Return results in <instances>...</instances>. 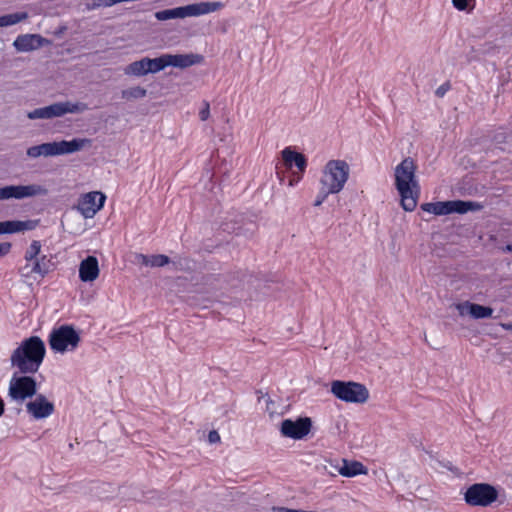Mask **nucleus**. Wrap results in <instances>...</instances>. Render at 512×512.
<instances>
[{
  "instance_id": "nucleus-15",
  "label": "nucleus",
  "mask_w": 512,
  "mask_h": 512,
  "mask_svg": "<svg viewBox=\"0 0 512 512\" xmlns=\"http://www.w3.org/2000/svg\"><path fill=\"white\" fill-rule=\"evenodd\" d=\"M51 143L52 156L65 155L78 152L91 144V140L87 138H74L70 141H54Z\"/></svg>"
},
{
  "instance_id": "nucleus-6",
  "label": "nucleus",
  "mask_w": 512,
  "mask_h": 512,
  "mask_svg": "<svg viewBox=\"0 0 512 512\" xmlns=\"http://www.w3.org/2000/svg\"><path fill=\"white\" fill-rule=\"evenodd\" d=\"M37 394L36 380L29 374L14 373L9 382L8 395L17 403H23Z\"/></svg>"
},
{
  "instance_id": "nucleus-27",
  "label": "nucleus",
  "mask_w": 512,
  "mask_h": 512,
  "mask_svg": "<svg viewBox=\"0 0 512 512\" xmlns=\"http://www.w3.org/2000/svg\"><path fill=\"white\" fill-rule=\"evenodd\" d=\"M26 154L31 158H38L40 156H52L51 143L48 142L36 146H31L27 149Z\"/></svg>"
},
{
  "instance_id": "nucleus-9",
  "label": "nucleus",
  "mask_w": 512,
  "mask_h": 512,
  "mask_svg": "<svg viewBox=\"0 0 512 512\" xmlns=\"http://www.w3.org/2000/svg\"><path fill=\"white\" fill-rule=\"evenodd\" d=\"M106 195L99 191H92L80 196L77 204L78 211L84 218H93L104 206Z\"/></svg>"
},
{
  "instance_id": "nucleus-16",
  "label": "nucleus",
  "mask_w": 512,
  "mask_h": 512,
  "mask_svg": "<svg viewBox=\"0 0 512 512\" xmlns=\"http://www.w3.org/2000/svg\"><path fill=\"white\" fill-rule=\"evenodd\" d=\"M87 104L82 102L72 103L70 101L57 102L46 106L47 119L61 117L67 113H81L87 110Z\"/></svg>"
},
{
  "instance_id": "nucleus-35",
  "label": "nucleus",
  "mask_w": 512,
  "mask_h": 512,
  "mask_svg": "<svg viewBox=\"0 0 512 512\" xmlns=\"http://www.w3.org/2000/svg\"><path fill=\"white\" fill-rule=\"evenodd\" d=\"M27 117L31 120L47 119L46 107H41L28 112Z\"/></svg>"
},
{
  "instance_id": "nucleus-45",
  "label": "nucleus",
  "mask_w": 512,
  "mask_h": 512,
  "mask_svg": "<svg viewBox=\"0 0 512 512\" xmlns=\"http://www.w3.org/2000/svg\"><path fill=\"white\" fill-rule=\"evenodd\" d=\"M4 401L0 398V417L3 415L4 413Z\"/></svg>"
},
{
  "instance_id": "nucleus-7",
  "label": "nucleus",
  "mask_w": 512,
  "mask_h": 512,
  "mask_svg": "<svg viewBox=\"0 0 512 512\" xmlns=\"http://www.w3.org/2000/svg\"><path fill=\"white\" fill-rule=\"evenodd\" d=\"M497 498V489L488 483H474L464 493V501L469 506L487 507Z\"/></svg>"
},
{
  "instance_id": "nucleus-37",
  "label": "nucleus",
  "mask_w": 512,
  "mask_h": 512,
  "mask_svg": "<svg viewBox=\"0 0 512 512\" xmlns=\"http://www.w3.org/2000/svg\"><path fill=\"white\" fill-rule=\"evenodd\" d=\"M329 194H333L332 192H328V188L321 185V189L315 199L314 206H320L327 198Z\"/></svg>"
},
{
  "instance_id": "nucleus-39",
  "label": "nucleus",
  "mask_w": 512,
  "mask_h": 512,
  "mask_svg": "<svg viewBox=\"0 0 512 512\" xmlns=\"http://www.w3.org/2000/svg\"><path fill=\"white\" fill-rule=\"evenodd\" d=\"M450 88H451L450 83L449 82H445V83H443L442 85H440L436 89L435 94H436L437 97L441 98V97H443L447 93V91L450 90Z\"/></svg>"
},
{
  "instance_id": "nucleus-4",
  "label": "nucleus",
  "mask_w": 512,
  "mask_h": 512,
  "mask_svg": "<svg viewBox=\"0 0 512 512\" xmlns=\"http://www.w3.org/2000/svg\"><path fill=\"white\" fill-rule=\"evenodd\" d=\"M330 391L337 399L347 403H365L369 398L365 385L354 381L334 380Z\"/></svg>"
},
{
  "instance_id": "nucleus-25",
  "label": "nucleus",
  "mask_w": 512,
  "mask_h": 512,
  "mask_svg": "<svg viewBox=\"0 0 512 512\" xmlns=\"http://www.w3.org/2000/svg\"><path fill=\"white\" fill-rule=\"evenodd\" d=\"M147 65V57L134 61L124 68V74L137 77L144 76L149 73Z\"/></svg>"
},
{
  "instance_id": "nucleus-43",
  "label": "nucleus",
  "mask_w": 512,
  "mask_h": 512,
  "mask_svg": "<svg viewBox=\"0 0 512 512\" xmlns=\"http://www.w3.org/2000/svg\"><path fill=\"white\" fill-rule=\"evenodd\" d=\"M502 251L512 253V243L507 244L505 247H503Z\"/></svg>"
},
{
  "instance_id": "nucleus-41",
  "label": "nucleus",
  "mask_w": 512,
  "mask_h": 512,
  "mask_svg": "<svg viewBox=\"0 0 512 512\" xmlns=\"http://www.w3.org/2000/svg\"><path fill=\"white\" fill-rule=\"evenodd\" d=\"M208 441L212 444L219 442L220 441L219 433L216 430L210 431L208 434Z\"/></svg>"
},
{
  "instance_id": "nucleus-28",
  "label": "nucleus",
  "mask_w": 512,
  "mask_h": 512,
  "mask_svg": "<svg viewBox=\"0 0 512 512\" xmlns=\"http://www.w3.org/2000/svg\"><path fill=\"white\" fill-rule=\"evenodd\" d=\"M420 207L423 211L432 213L434 215H448L447 201L423 203Z\"/></svg>"
},
{
  "instance_id": "nucleus-31",
  "label": "nucleus",
  "mask_w": 512,
  "mask_h": 512,
  "mask_svg": "<svg viewBox=\"0 0 512 512\" xmlns=\"http://www.w3.org/2000/svg\"><path fill=\"white\" fill-rule=\"evenodd\" d=\"M27 18V13H13L0 16V27H7L19 23Z\"/></svg>"
},
{
  "instance_id": "nucleus-30",
  "label": "nucleus",
  "mask_w": 512,
  "mask_h": 512,
  "mask_svg": "<svg viewBox=\"0 0 512 512\" xmlns=\"http://www.w3.org/2000/svg\"><path fill=\"white\" fill-rule=\"evenodd\" d=\"M147 95V90L140 86L131 87L125 90H122L121 96L123 99L131 100V99H141Z\"/></svg>"
},
{
  "instance_id": "nucleus-34",
  "label": "nucleus",
  "mask_w": 512,
  "mask_h": 512,
  "mask_svg": "<svg viewBox=\"0 0 512 512\" xmlns=\"http://www.w3.org/2000/svg\"><path fill=\"white\" fill-rule=\"evenodd\" d=\"M340 469L341 465H339L338 463H334L331 460H325V463L322 465V470L331 476H336L337 474H339L338 470Z\"/></svg>"
},
{
  "instance_id": "nucleus-17",
  "label": "nucleus",
  "mask_w": 512,
  "mask_h": 512,
  "mask_svg": "<svg viewBox=\"0 0 512 512\" xmlns=\"http://www.w3.org/2000/svg\"><path fill=\"white\" fill-rule=\"evenodd\" d=\"M416 165L412 158H405L395 168V186L418 183L415 178Z\"/></svg>"
},
{
  "instance_id": "nucleus-8",
  "label": "nucleus",
  "mask_w": 512,
  "mask_h": 512,
  "mask_svg": "<svg viewBox=\"0 0 512 512\" xmlns=\"http://www.w3.org/2000/svg\"><path fill=\"white\" fill-rule=\"evenodd\" d=\"M47 189L38 184L10 185L0 188V200L25 199L35 196H45Z\"/></svg>"
},
{
  "instance_id": "nucleus-42",
  "label": "nucleus",
  "mask_w": 512,
  "mask_h": 512,
  "mask_svg": "<svg viewBox=\"0 0 512 512\" xmlns=\"http://www.w3.org/2000/svg\"><path fill=\"white\" fill-rule=\"evenodd\" d=\"M136 258L137 260L145 265V266H150V259H151V256H147V255H144V254H137L136 255Z\"/></svg>"
},
{
  "instance_id": "nucleus-46",
  "label": "nucleus",
  "mask_w": 512,
  "mask_h": 512,
  "mask_svg": "<svg viewBox=\"0 0 512 512\" xmlns=\"http://www.w3.org/2000/svg\"><path fill=\"white\" fill-rule=\"evenodd\" d=\"M289 185L293 186L294 185V181L290 180Z\"/></svg>"
},
{
  "instance_id": "nucleus-38",
  "label": "nucleus",
  "mask_w": 512,
  "mask_h": 512,
  "mask_svg": "<svg viewBox=\"0 0 512 512\" xmlns=\"http://www.w3.org/2000/svg\"><path fill=\"white\" fill-rule=\"evenodd\" d=\"M210 116V105L204 101L203 108L199 112V117L202 121H206Z\"/></svg>"
},
{
  "instance_id": "nucleus-33",
  "label": "nucleus",
  "mask_w": 512,
  "mask_h": 512,
  "mask_svg": "<svg viewBox=\"0 0 512 512\" xmlns=\"http://www.w3.org/2000/svg\"><path fill=\"white\" fill-rule=\"evenodd\" d=\"M170 263V258L163 254L151 255L150 267H163Z\"/></svg>"
},
{
  "instance_id": "nucleus-40",
  "label": "nucleus",
  "mask_w": 512,
  "mask_h": 512,
  "mask_svg": "<svg viewBox=\"0 0 512 512\" xmlns=\"http://www.w3.org/2000/svg\"><path fill=\"white\" fill-rule=\"evenodd\" d=\"M12 244L10 242L0 243V258L10 253Z\"/></svg>"
},
{
  "instance_id": "nucleus-20",
  "label": "nucleus",
  "mask_w": 512,
  "mask_h": 512,
  "mask_svg": "<svg viewBox=\"0 0 512 512\" xmlns=\"http://www.w3.org/2000/svg\"><path fill=\"white\" fill-rule=\"evenodd\" d=\"M99 276L98 260L94 256H88L79 265V278L83 282H92Z\"/></svg>"
},
{
  "instance_id": "nucleus-18",
  "label": "nucleus",
  "mask_w": 512,
  "mask_h": 512,
  "mask_svg": "<svg viewBox=\"0 0 512 512\" xmlns=\"http://www.w3.org/2000/svg\"><path fill=\"white\" fill-rule=\"evenodd\" d=\"M50 44V41L39 34L19 35L13 42L17 51L29 52Z\"/></svg>"
},
{
  "instance_id": "nucleus-3",
  "label": "nucleus",
  "mask_w": 512,
  "mask_h": 512,
  "mask_svg": "<svg viewBox=\"0 0 512 512\" xmlns=\"http://www.w3.org/2000/svg\"><path fill=\"white\" fill-rule=\"evenodd\" d=\"M349 165L343 160H330L324 167L320 184L328 188V192L339 193L349 177Z\"/></svg>"
},
{
  "instance_id": "nucleus-1",
  "label": "nucleus",
  "mask_w": 512,
  "mask_h": 512,
  "mask_svg": "<svg viewBox=\"0 0 512 512\" xmlns=\"http://www.w3.org/2000/svg\"><path fill=\"white\" fill-rule=\"evenodd\" d=\"M46 354L43 340L39 336H31L21 342L12 352L11 366L18 369L20 374H35Z\"/></svg>"
},
{
  "instance_id": "nucleus-13",
  "label": "nucleus",
  "mask_w": 512,
  "mask_h": 512,
  "mask_svg": "<svg viewBox=\"0 0 512 512\" xmlns=\"http://www.w3.org/2000/svg\"><path fill=\"white\" fill-rule=\"evenodd\" d=\"M54 269L52 256L42 255L34 259L30 264H26L20 268L19 272L23 277H30L37 274L42 278Z\"/></svg>"
},
{
  "instance_id": "nucleus-19",
  "label": "nucleus",
  "mask_w": 512,
  "mask_h": 512,
  "mask_svg": "<svg viewBox=\"0 0 512 512\" xmlns=\"http://www.w3.org/2000/svg\"><path fill=\"white\" fill-rule=\"evenodd\" d=\"M168 66L177 68H188L190 66L200 64L203 56L199 54H166Z\"/></svg>"
},
{
  "instance_id": "nucleus-2",
  "label": "nucleus",
  "mask_w": 512,
  "mask_h": 512,
  "mask_svg": "<svg viewBox=\"0 0 512 512\" xmlns=\"http://www.w3.org/2000/svg\"><path fill=\"white\" fill-rule=\"evenodd\" d=\"M223 7L224 3L219 1L193 3L186 6L176 7L173 9L157 11L155 13V18L159 21H166L176 18L198 17L201 15L219 11Z\"/></svg>"
},
{
  "instance_id": "nucleus-12",
  "label": "nucleus",
  "mask_w": 512,
  "mask_h": 512,
  "mask_svg": "<svg viewBox=\"0 0 512 512\" xmlns=\"http://www.w3.org/2000/svg\"><path fill=\"white\" fill-rule=\"evenodd\" d=\"M312 421L308 417H301L293 421L285 419L281 423V433L283 436L292 439H302L310 432Z\"/></svg>"
},
{
  "instance_id": "nucleus-24",
  "label": "nucleus",
  "mask_w": 512,
  "mask_h": 512,
  "mask_svg": "<svg viewBox=\"0 0 512 512\" xmlns=\"http://www.w3.org/2000/svg\"><path fill=\"white\" fill-rule=\"evenodd\" d=\"M341 469L338 470V473L344 477H354L359 474H365L366 468L365 466L358 461H348L346 459H342Z\"/></svg>"
},
{
  "instance_id": "nucleus-10",
  "label": "nucleus",
  "mask_w": 512,
  "mask_h": 512,
  "mask_svg": "<svg viewBox=\"0 0 512 512\" xmlns=\"http://www.w3.org/2000/svg\"><path fill=\"white\" fill-rule=\"evenodd\" d=\"M214 292H220V296L232 295L241 287L242 281L236 274L218 275L209 277L206 282Z\"/></svg>"
},
{
  "instance_id": "nucleus-5",
  "label": "nucleus",
  "mask_w": 512,
  "mask_h": 512,
  "mask_svg": "<svg viewBox=\"0 0 512 512\" xmlns=\"http://www.w3.org/2000/svg\"><path fill=\"white\" fill-rule=\"evenodd\" d=\"M80 335L71 325H62L54 328L48 338V343L52 351L56 353H65L74 351L80 343Z\"/></svg>"
},
{
  "instance_id": "nucleus-36",
  "label": "nucleus",
  "mask_w": 512,
  "mask_h": 512,
  "mask_svg": "<svg viewBox=\"0 0 512 512\" xmlns=\"http://www.w3.org/2000/svg\"><path fill=\"white\" fill-rule=\"evenodd\" d=\"M471 2L473 5L470 9H473L475 0H452L453 6L459 11L467 10Z\"/></svg>"
},
{
  "instance_id": "nucleus-21",
  "label": "nucleus",
  "mask_w": 512,
  "mask_h": 512,
  "mask_svg": "<svg viewBox=\"0 0 512 512\" xmlns=\"http://www.w3.org/2000/svg\"><path fill=\"white\" fill-rule=\"evenodd\" d=\"M39 224V220H11L0 222L1 234H12L22 231L34 230Z\"/></svg>"
},
{
  "instance_id": "nucleus-44",
  "label": "nucleus",
  "mask_w": 512,
  "mask_h": 512,
  "mask_svg": "<svg viewBox=\"0 0 512 512\" xmlns=\"http://www.w3.org/2000/svg\"><path fill=\"white\" fill-rule=\"evenodd\" d=\"M502 327H503L505 330L512 331V322L502 324Z\"/></svg>"
},
{
  "instance_id": "nucleus-22",
  "label": "nucleus",
  "mask_w": 512,
  "mask_h": 512,
  "mask_svg": "<svg viewBox=\"0 0 512 512\" xmlns=\"http://www.w3.org/2000/svg\"><path fill=\"white\" fill-rule=\"evenodd\" d=\"M281 154L287 168H291L295 165L300 173L305 172L307 159L303 154L293 151L290 147H286L282 150Z\"/></svg>"
},
{
  "instance_id": "nucleus-11",
  "label": "nucleus",
  "mask_w": 512,
  "mask_h": 512,
  "mask_svg": "<svg viewBox=\"0 0 512 512\" xmlns=\"http://www.w3.org/2000/svg\"><path fill=\"white\" fill-rule=\"evenodd\" d=\"M25 406L27 413L35 420L48 418L55 411L53 402L43 394H36Z\"/></svg>"
},
{
  "instance_id": "nucleus-14",
  "label": "nucleus",
  "mask_w": 512,
  "mask_h": 512,
  "mask_svg": "<svg viewBox=\"0 0 512 512\" xmlns=\"http://www.w3.org/2000/svg\"><path fill=\"white\" fill-rule=\"evenodd\" d=\"M396 189L400 196L401 207L408 212H412L418 203L420 196L419 183L405 184L396 186Z\"/></svg>"
},
{
  "instance_id": "nucleus-23",
  "label": "nucleus",
  "mask_w": 512,
  "mask_h": 512,
  "mask_svg": "<svg viewBox=\"0 0 512 512\" xmlns=\"http://www.w3.org/2000/svg\"><path fill=\"white\" fill-rule=\"evenodd\" d=\"M447 207L448 214H464L467 213L468 211H479L482 208V205L474 201L454 200L447 201Z\"/></svg>"
},
{
  "instance_id": "nucleus-29",
  "label": "nucleus",
  "mask_w": 512,
  "mask_h": 512,
  "mask_svg": "<svg viewBox=\"0 0 512 512\" xmlns=\"http://www.w3.org/2000/svg\"><path fill=\"white\" fill-rule=\"evenodd\" d=\"M147 64L149 73H157L163 70L168 66L166 54H163L160 57L154 59L147 57Z\"/></svg>"
},
{
  "instance_id": "nucleus-26",
  "label": "nucleus",
  "mask_w": 512,
  "mask_h": 512,
  "mask_svg": "<svg viewBox=\"0 0 512 512\" xmlns=\"http://www.w3.org/2000/svg\"><path fill=\"white\" fill-rule=\"evenodd\" d=\"M469 314L475 319L489 318L493 314V309L488 306H483L475 303H468Z\"/></svg>"
},
{
  "instance_id": "nucleus-32",
  "label": "nucleus",
  "mask_w": 512,
  "mask_h": 512,
  "mask_svg": "<svg viewBox=\"0 0 512 512\" xmlns=\"http://www.w3.org/2000/svg\"><path fill=\"white\" fill-rule=\"evenodd\" d=\"M41 247L42 246L40 241L33 240L31 242L24 255L27 264H30L34 259H37V257L40 256Z\"/></svg>"
}]
</instances>
